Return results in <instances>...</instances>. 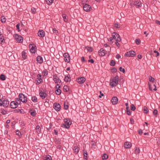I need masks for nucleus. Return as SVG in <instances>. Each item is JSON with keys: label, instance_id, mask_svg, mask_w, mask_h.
I'll list each match as a JSON object with an SVG mask.
<instances>
[{"label": "nucleus", "instance_id": "f257e3e1", "mask_svg": "<svg viewBox=\"0 0 160 160\" xmlns=\"http://www.w3.org/2000/svg\"><path fill=\"white\" fill-rule=\"evenodd\" d=\"M64 124L62 125V127L66 128H68L71 125V120L69 118H65L64 119Z\"/></svg>", "mask_w": 160, "mask_h": 160}, {"label": "nucleus", "instance_id": "f03ea898", "mask_svg": "<svg viewBox=\"0 0 160 160\" xmlns=\"http://www.w3.org/2000/svg\"><path fill=\"white\" fill-rule=\"evenodd\" d=\"M119 78L118 76H116L112 80V82H110V85L112 87L116 86L118 83Z\"/></svg>", "mask_w": 160, "mask_h": 160}, {"label": "nucleus", "instance_id": "7ed1b4c3", "mask_svg": "<svg viewBox=\"0 0 160 160\" xmlns=\"http://www.w3.org/2000/svg\"><path fill=\"white\" fill-rule=\"evenodd\" d=\"M9 105V101L6 99L2 100V99H0V106L2 105L4 107H8Z\"/></svg>", "mask_w": 160, "mask_h": 160}, {"label": "nucleus", "instance_id": "20e7f679", "mask_svg": "<svg viewBox=\"0 0 160 160\" xmlns=\"http://www.w3.org/2000/svg\"><path fill=\"white\" fill-rule=\"evenodd\" d=\"M19 99L22 102L25 103L27 102V98L23 94H20L19 95Z\"/></svg>", "mask_w": 160, "mask_h": 160}, {"label": "nucleus", "instance_id": "39448f33", "mask_svg": "<svg viewBox=\"0 0 160 160\" xmlns=\"http://www.w3.org/2000/svg\"><path fill=\"white\" fill-rule=\"evenodd\" d=\"M112 36L113 39L116 41L120 42L121 40L119 35L116 32L113 33L112 34Z\"/></svg>", "mask_w": 160, "mask_h": 160}, {"label": "nucleus", "instance_id": "423d86ee", "mask_svg": "<svg viewBox=\"0 0 160 160\" xmlns=\"http://www.w3.org/2000/svg\"><path fill=\"white\" fill-rule=\"evenodd\" d=\"M135 55V52L133 51H131L127 52L125 54V57H133Z\"/></svg>", "mask_w": 160, "mask_h": 160}, {"label": "nucleus", "instance_id": "0eeeda50", "mask_svg": "<svg viewBox=\"0 0 160 160\" xmlns=\"http://www.w3.org/2000/svg\"><path fill=\"white\" fill-rule=\"evenodd\" d=\"M83 8L84 10L86 12H89L92 9L91 6L87 4L83 5Z\"/></svg>", "mask_w": 160, "mask_h": 160}, {"label": "nucleus", "instance_id": "6e6552de", "mask_svg": "<svg viewBox=\"0 0 160 160\" xmlns=\"http://www.w3.org/2000/svg\"><path fill=\"white\" fill-rule=\"evenodd\" d=\"M29 48L30 49V51L32 53H35L37 49V48L35 45L30 44L29 45Z\"/></svg>", "mask_w": 160, "mask_h": 160}, {"label": "nucleus", "instance_id": "1a4fd4ad", "mask_svg": "<svg viewBox=\"0 0 160 160\" xmlns=\"http://www.w3.org/2000/svg\"><path fill=\"white\" fill-rule=\"evenodd\" d=\"M53 80L55 83H60L61 81L57 75H55L53 76Z\"/></svg>", "mask_w": 160, "mask_h": 160}, {"label": "nucleus", "instance_id": "9d476101", "mask_svg": "<svg viewBox=\"0 0 160 160\" xmlns=\"http://www.w3.org/2000/svg\"><path fill=\"white\" fill-rule=\"evenodd\" d=\"M65 61L66 62H68L70 61L69 55L67 53H65L63 55Z\"/></svg>", "mask_w": 160, "mask_h": 160}, {"label": "nucleus", "instance_id": "9b49d317", "mask_svg": "<svg viewBox=\"0 0 160 160\" xmlns=\"http://www.w3.org/2000/svg\"><path fill=\"white\" fill-rule=\"evenodd\" d=\"M106 51L103 48H101L98 51V53L100 56H103L106 54Z\"/></svg>", "mask_w": 160, "mask_h": 160}, {"label": "nucleus", "instance_id": "f8f14e48", "mask_svg": "<svg viewBox=\"0 0 160 160\" xmlns=\"http://www.w3.org/2000/svg\"><path fill=\"white\" fill-rule=\"evenodd\" d=\"M53 108L56 111H59L61 109L60 105L58 103H54L53 106Z\"/></svg>", "mask_w": 160, "mask_h": 160}, {"label": "nucleus", "instance_id": "ddd939ff", "mask_svg": "<svg viewBox=\"0 0 160 160\" xmlns=\"http://www.w3.org/2000/svg\"><path fill=\"white\" fill-rule=\"evenodd\" d=\"M86 80L85 78L83 77H81L77 79V81L79 83H83Z\"/></svg>", "mask_w": 160, "mask_h": 160}, {"label": "nucleus", "instance_id": "4468645a", "mask_svg": "<svg viewBox=\"0 0 160 160\" xmlns=\"http://www.w3.org/2000/svg\"><path fill=\"white\" fill-rule=\"evenodd\" d=\"M10 106L12 108H15L18 107V105L15 102L12 101L10 103Z\"/></svg>", "mask_w": 160, "mask_h": 160}, {"label": "nucleus", "instance_id": "2eb2a0df", "mask_svg": "<svg viewBox=\"0 0 160 160\" xmlns=\"http://www.w3.org/2000/svg\"><path fill=\"white\" fill-rule=\"evenodd\" d=\"M38 35L40 37H43L45 36L44 31L42 30H39L38 32Z\"/></svg>", "mask_w": 160, "mask_h": 160}, {"label": "nucleus", "instance_id": "dca6fc26", "mask_svg": "<svg viewBox=\"0 0 160 160\" xmlns=\"http://www.w3.org/2000/svg\"><path fill=\"white\" fill-rule=\"evenodd\" d=\"M15 38L18 42H21L22 41L23 38L20 36L16 35L15 36Z\"/></svg>", "mask_w": 160, "mask_h": 160}, {"label": "nucleus", "instance_id": "f3484780", "mask_svg": "<svg viewBox=\"0 0 160 160\" xmlns=\"http://www.w3.org/2000/svg\"><path fill=\"white\" fill-rule=\"evenodd\" d=\"M118 102V98L116 97H113L112 99V102L113 104H115Z\"/></svg>", "mask_w": 160, "mask_h": 160}, {"label": "nucleus", "instance_id": "a211bd4d", "mask_svg": "<svg viewBox=\"0 0 160 160\" xmlns=\"http://www.w3.org/2000/svg\"><path fill=\"white\" fill-rule=\"evenodd\" d=\"M37 61L39 63H42L43 62V58L41 57L38 56L37 58Z\"/></svg>", "mask_w": 160, "mask_h": 160}, {"label": "nucleus", "instance_id": "6ab92c4d", "mask_svg": "<svg viewBox=\"0 0 160 160\" xmlns=\"http://www.w3.org/2000/svg\"><path fill=\"white\" fill-rule=\"evenodd\" d=\"M64 80L66 82H69L71 81V77L70 75H65Z\"/></svg>", "mask_w": 160, "mask_h": 160}, {"label": "nucleus", "instance_id": "aec40b11", "mask_svg": "<svg viewBox=\"0 0 160 160\" xmlns=\"http://www.w3.org/2000/svg\"><path fill=\"white\" fill-rule=\"evenodd\" d=\"M124 147L126 148H129L131 147V144L129 142H126L124 144Z\"/></svg>", "mask_w": 160, "mask_h": 160}, {"label": "nucleus", "instance_id": "412c9836", "mask_svg": "<svg viewBox=\"0 0 160 160\" xmlns=\"http://www.w3.org/2000/svg\"><path fill=\"white\" fill-rule=\"evenodd\" d=\"M39 95L40 97L42 99H44L47 96V94L45 92H41L39 93Z\"/></svg>", "mask_w": 160, "mask_h": 160}, {"label": "nucleus", "instance_id": "4be33fe9", "mask_svg": "<svg viewBox=\"0 0 160 160\" xmlns=\"http://www.w3.org/2000/svg\"><path fill=\"white\" fill-rule=\"evenodd\" d=\"M135 5L137 7L139 8L141 7L142 6L141 3L139 1H136L135 2Z\"/></svg>", "mask_w": 160, "mask_h": 160}, {"label": "nucleus", "instance_id": "5701e85b", "mask_svg": "<svg viewBox=\"0 0 160 160\" xmlns=\"http://www.w3.org/2000/svg\"><path fill=\"white\" fill-rule=\"evenodd\" d=\"M22 56L24 59H25L27 58V53L25 51H23L22 52Z\"/></svg>", "mask_w": 160, "mask_h": 160}, {"label": "nucleus", "instance_id": "b1692460", "mask_svg": "<svg viewBox=\"0 0 160 160\" xmlns=\"http://www.w3.org/2000/svg\"><path fill=\"white\" fill-rule=\"evenodd\" d=\"M3 37L1 32H0V40L1 41V44H2L3 42H5V40L3 38Z\"/></svg>", "mask_w": 160, "mask_h": 160}, {"label": "nucleus", "instance_id": "393cba45", "mask_svg": "<svg viewBox=\"0 0 160 160\" xmlns=\"http://www.w3.org/2000/svg\"><path fill=\"white\" fill-rule=\"evenodd\" d=\"M79 150V148L77 146H75L73 150L74 152L76 153V154L78 153Z\"/></svg>", "mask_w": 160, "mask_h": 160}, {"label": "nucleus", "instance_id": "a878e982", "mask_svg": "<svg viewBox=\"0 0 160 160\" xmlns=\"http://www.w3.org/2000/svg\"><path fill=\"white\" fill-rule=\"evenodd\" d=\"M62 17L63 18L64 21L65 22H66L68 21V17H67L65 14H63Z\"/></svg>", "mask_w": 160, "mask_h": 160}, {"label": "nucleus", "instance_id": "bb28decb", "mask_svg": "<svg viewBox=\"0 0 160 160\" xmlns=\"http://www.w3.org/2000/svg\"><path fill=\"white\" fill-rule=\"evenodd\" d=\"M30 114L33 116H35L36 115V112L34 110L31 109L30 111Z\"/></svg>", "mask_w": 160, "mask_h": 160}, {"label": "nucleus", "instance_id": "cd10ccee", "mask_svg": "<svg viewBox=\"0 0 160 160\" xmlns=\"http://www.w3.org/2000/svg\"><path fill=\"white\" fill-rule=\"evenodd\" d=\"M85 50H87L89 52H91L93 51V48L91 47H87L85 48Z\"/></svg>", "mask_w": 160, "mask_h": 160}, {"label": "nucleus", "instance_id": "c85d7f7f", "mask_svg": "<svg viewBox=\"0 0 160 160\" xmlns=\"http://www.w3.org/2000/svg\"><path fill=\"white\" fill-rule=\"evenodd\" d=\"M63 89L64 91H65L66 92H67L69 90L68 87L66 85H65V86H64Z\"/></svg>", "mask_w": 160, "mask_h": 160}, {"label": "nucleus", "instance_id": "c756f323", "mask_svg": "<svg viewBox=\"0 0 160 160\" xmlns=\"http://www.w3.org/2000/svg\"><path fill=\"white\" fill-rule=\"evenodd\" d=\"M53 0H45L46 2L48 5H50L53 2Z\"/></svg>", "mask_w": 160, "mask_h": 160}, {"label": "nucleus", "instance_id": "7c9ffc66", "mask_svg": "<svg viewBox=\"0 0 160 160\" xmlns=\"http://www.w3.org/2000/svg\"><path fill=\"white\" fill-rule=\"evenodd\" d=\"M0 78L1 80L4 81L6 79V77L4 75L2 74L0 76Z\"/></svg>", "mask_w": 160, "mask_h": 160}, {"label": "nucleus", "instance_id": "2f4dec72", "mask_svg": "<svg viewBox=\"0 0 160 160\" xmlns=\"http://www.w3.org/2000/svg\"><path fill=\"white\" fill-rule=\"evenodd\" d=\"M36 129L38 133H39L41 131L40 128L39 126H36Z\"/></svg>", "mask_w": 160, "mask_h": 160}, {"label": "nucleus", "instance_id": "473e14b6", "mask_svg": "<svg viewBox=\"0 0 160 160\" xmlns=\"http://www.w3.org/2000/svg\"><path fill=\"white\" fill-rule=\"evenodd\" d=\"M41 75L40 74H38V75L37 76V81H39V80H40V82H42V79L41 78Z\"/></svg>", "mask_w": 160, "mask_h": 160}, {"label": "nucleus", "instance_id": "72a5a7b5", "mask_svg": "<svg viewBox=\"0 0 160 160\" xmlns=\"http://www.w3.org/2000/svg\"><path fill=\"white\" fill-rule=\"evenodd\" d=\"M111 47H108V48H107L105 50L106 51L107 53L109 54V53L111 51Z\"/></svg>", "mask_w": 160, "mask_h": 160}, {"label": "nucleus", "instance_id": "f704fd0d", "mask_svg": "<svg viewBox=\"0 0 160 160\" xmlns=\"http://www.w3.org/2000/svg\"><path fill=\"white\" fill-rule=\"evenodd\" d=\"M32 100L34 102H36L37 101V98L35 96H33L32 98Z\"/></svg>", "mask_w": 160, "mask_h": 160}, {"label": "nucleus", "instance_id": "c9c22d12", "mask_svg": "<svg viewBox=\"0 0 160 160\" xmlns=\"http://www.w3.org/2000/svg\"><path fill=\"white\" fill-rule=\"evenodd\" d=\"M61 93V91L60 89H58L56 91V93L58 95H59Z\"/></svg>", "mask_w": 160, "mask_h": 160}, {"label": "nucleus", "instance_id": "e433bc0d", "mask_svg": "<svg viewBox=\"0 0 160 160\" xmlns=\"http://www.w3.org/2000/svg\"><path fill=\"white\" fill-rule=\"evenodd\" d=\"M149 81L150 82H154L155 79L152 77L151 76H149Z\"/></svg>", "mask_w": 160, "mask_h": 160}, {"label": "nucleus", "instance_id": "4c0bfd02", "mask_svg": "<svg viewBox=\"0 0 160 160\" xmlns=\"http://www.w3.org/2000/svg\"><path fill=\"white\" fill-rule=\"evenodd\" d=\"M43 77L47 76L48 74V72L47 71L44 70L42 72Z\"/></svg>", "mask_w": 160, "mask_h": 160}, {"label": "nucleus", "instance_id": "58836bf2", "mask_svg": "<svg viewBox=\"0 0 160 160\" xmlns=\"http://www.w3.org/2000/svg\"><path fill=\"white\" fill-rule=\"evenodd\" d=\"M130 108H131V109L133 111H134L136 109L135 107L134 106V105L133 104H132L131 105V107H130Z\"/></svg>", "mask_w": 160, "mask_h": 160}, {"label": "nucleus", "instance_id": "ea45409f", "mask_svg": "<svg viewBox=\"0 0 160 160\" xmlns=\"http://www.w3.org/2000/svg\"><path fill=\"white\" fill-rule=\"evenodd\" d=\"M135 153L138 154L140 153V150L138 148H136L135 150Z\"/></svg>", "mask_w": 160, "mask_h": 160}, {"label": "nucleus", "instance_id": "a19ab883", "mask_svg": "<svg viewBox=\"0 0 160 160\" xmlns=\"http://www.w3.org/2000/svg\"><path fill=\"white\" fill-rule=\"evenodd\" d=\"M21 100L19 98H17L16 100V103H17V104L18 105V104H19L21 103Z\"/></svg>", "mask_w": 160, "mask_h": 160}, {"label": "nucleus", "instance_id": "79ce46f5", "mask_svg": "<svg viewBox=\"0 0 160 160\" xmlns=\"http://www.w3.org/2000/svg\"><path fill=\"white\" fill-rule=\"evenodd\" d=\"M83 153L84 155V158L86 159H87V152L86 151H84Z\"/></svg>", "mask_w": 160, "mask_h": 160}, {"label": "nucleus", "instance_id": "37998d69", "mask_svg": "<svg viewBox=\"0 0 160 160\" xmlns=\"http://www.w3.org/2000/svg\"><path fill=\"white\" fill-rule=\"evenodd\" d=\"M116 63L115 61L112 60L111 61L110 65L112 66H114L115 65Z\"/></svg>", "mask_w": 160, "mask_h": 160}, {"label": "nucleus", "instance_id": "c03bdc74", "mask_svg": "<svg viewBox=\"0 0 160 160\" xmlns=\"http://www.w3.org/2000/svg\"><path fill=\"white\" fill-rule=\"evenodd\" d=\"M108 158V155L106 154H104L102 156V159H107Z\"/></svg>", "mask_w": 160, "mask_h": 160}, {"label": "nucleus", "instance_id": "a18cd8bd", "mask_svg": "<svg viewBox=\"0 0 160 160\" xmlns=\"http://www.w3.org/2000/svg\"><path fill=\"white\" fill-rule=\"evenodd\" d=\"M144 112L145 113H147L148 112V109L146 107H144L143 108Z\"/></svg>", "mask_w": 160, "mask_h": 160}, {"label": "nucleus", "instance_id": "49530a36", "mask_svg": "<svg viewBox=\"0 0 160 160\" xmlns=\"http://www.w3.org/2000/svg\"><path fill=\"white\" fill-rule=\"evenodd\" d=\"M158 111L157 110L155 109L153 112V115L157 116V115L158 113Z\"/></svg>", "mask_w": 160, "mask_h": 160}, {"label": "nucleus", "instance_id": "de8ad7c7", "mask_svg": "<svg viewBox=\"0 0 160 160\" xmlns=\"http://www.w3.org/2000/svg\"><path fill=\"white\" fill-rule=\"evenodd\" d=\"M1 21L2 23H4L5 21V18L4 17H2L1 18Z\"/></svg>", "mask_w": 160, "mask_h": 160}, {"label": "nucleus", "instance_id": "09e8293b", "mask_svg": "<svg viewBox=\"0 0 160 160\" xmlns=\"http://www.w3.org/2000/svg\"><path fill=\"white\" fill-rule=\"evenodd\" d=\"M46 158L47 160H52V158L50 156L48 155V156H46Z\"/></svg>", "mask_w": 160, "mask_h": 160}, {"label": "nucleus", "instance_id": "8fccbe9b", "mask_svg": "<svg viewBox=\"0 0 160 160\" xmlns=\"http://www.w3.org/2000/svg\"><path fill=\"white\" fill-rule=\"evenodd\" d=\"M119 69L120 71L122 72L123 73L125 72V69L124 68H122V67H120Z\"/></svg>", "mask_w": 160, "mask_h": 160}, {"label": "nucleus", "instance_id": "3c124183", "mask_svg": "<svg viewBox=\"0 0 160 160\" xmlns=\"http://www.w3.org/2000/svg\"><path fill=\"white\" fill-rule=\"evenodd\" d=\"M136 43L137 45H138L140 43V40L138 39H136L135 40Z\"/></svg>", "mask_w": 160, "mask_h": 160}, {"label": "nucleus", "instance_id": "603ef678", "mask_svg": "<svg viewBox=\"0 0 160 160\" xmlns=\"http://www.w3.org/2000/svg\"><path fill=\"white\" fill-rule=\"evenodd\" d=\"M31 11L32 13H35L36 12V9L34 8H32L31 9Z\"/></svg>", "mask_w": 160, "mask_h": 160}, {"label": "nucleus", "instance_id": "864d4df0", "mask_svg": "<svg viewBox=\"0 0 160 160\" xmlns=\"http://www.w3.org/2000/svg\"><path fill=\"white\" fill-rule=\"evenodd\" d=\"M16 134L17 135H18V136H21V133L20 132V131H16Z\"/></svg>", "mask_w": 160, "mask_h": 160}, {"label": "nucleus", "instance_id": "5fc2aeb1", "mask_svg": "<svg viewBox=\"0 0 160 160\" xmlns=\"http://www.w3.org/2000/svg\"><path fill=\"white\" fill-rule=\"evenodd\" d=\"M53 33H55L56 34H57V33H58V31L56 28H54L53 29Z\"/></svg>", "mask_w": 160, "mask_h": 160}, {"label": "nucleus", "instance_id": "6e6d98bb", "mask_svg": "<svg viewBox=\"0 0 160 160\" xmlns=\"http://www.w3.org/2000/svg\"><path fill=\"white\" fill-rule=\"evenodd\" d=\"M114 27L116 28H119L120 27V25L118 24H115L114 25Z\"/></svg>", "mask_w": 160, "mask_h": 160}, {"label": "nucleus", "instance_id": "4d7b16f0", "mask_svg": "<svg viewBox=\"0 0 160 160\" xmlns=\"http://www.w3.org/2000/svg\"><path fill=\"white\" fill-rule=\"evenodd\" d=\"M1 113L3 114V115H5L7 113V111L5 110H3L1 112Z\"/></svg>", "mask_w": 160, "mask_h": 160}, {"label": "nucleus", "instance_id": "13d9d810", "mask_svg": "<svg viewBox=\"0 0 160 160\" xmlns=\"http://www.w3.org/2000/svg\"><path fill=\"white\" fill-rule=\"evenodd\" d=\"M148 85L149 87V89L151 91H152L153 89L152 86L151 85H150L149 83H148Z\"/></svg>", "mask_w": 160, "mask_h": 160}, {"label": "nucleus", "instance_id": "bf43d9fd", "mask_svg": "<svg viewBox=\"0 0 160 160\" xmlns=\"http://www.w3.org/2000/svg\"><path fill=\"white\" fill-rule=\"evenodd\" d=\"M127 114L129 115H131V112L130 111V110H127Z\"/></svg>", "mask_w": 160, "mask_h": 160}, {"label": "nucleus", "instance_id": "052dcab7", "mask_svg": "<svg viewBox=\"0 0 160 160\" xmlns=\"http://www.w3.org/2000/svg\"><path fill=\"white\" fill-rule=\"evenodd\" d=\"M19 27H20V24L19 23L18 24L16 25V27L17 28V29L18 30V31L19 30Z\"/></svg>", "mask_w": 160, "mask_h": 160}, {"label": "nucleus", "instance_id": "680f3d73", "mask_svg": "<svg viewBox=\"0 0 160 160\" xmlns=\"http://www.w3.org/2000/svg\"><path fill=\"white\" fill-rule=\"evenodd\" d=\"M138 131V133L141 135L142 133V132L141 129L139 130Z\"/></svg>", "mask_w": 160, "mask_h": 160}, {"label": "nucleus", "instance_id": "e2e57ef3", "mask_svg": "<svg viewBox=\"0 0 160 160\" xmlns=\"http://www.w3.org/2000/svg\"><path fill=\"white\" fill-rule=\"evenodd\" d=\"M88 62H90L92 63H93L94 62V61L92 59H91V60H88Z\"/></svg>", "mask_w": 160, "mask_h": 160}, {"label": "nucleus", "instance_id": "0e129e2a", "mask_svg": "<svg viewBox=\"0 0 160 160\" xmlns=\"http://www.w3.org/2000/svg\"><path fill=\"white\" fill-rule=\"evenodd\" d=\"M100 95H99V98H101L102 96H103L104 95L102 93V92L101 91L100 92Z\"/></svg>", "mask_w": 160, "mask_h": 160}, {"label": "nucleus", "instance_id": "69168bd1", "mask_svg": "<svg viewBox=\"0 0 160 160\" xmlns=\"http://www.w3.org/2000/svg\"><path fill=\"white\" fill-rule=\"evenodd\" d=\"M115 43L117 46L118 47H119L120 46V44L118 42H115Z\"/></svg>", "mask_w": 160, "mask_h": 160}, {"label": "nucleus", "instance_id": "338daca9", "mask_svg": "<svg viewBox=\"0 0 160 160\" xmlns=\"http://www.w3.org/2000/svg\"><path fill=\"white\" fill-rule=\"evenodd\" d=\"M137 57L139 59H141L142 58V56L140 54L138 55L137 56Z\"/></svg>", "mask_w": 160, "mask_h": 160}, {"label": "nucleus", "instance_id": "774afa93", "mask_svg": "<svg viewBox=\"0 0 160 160\" xmlns=\"http://www.w3.org/2000/svg\"><path fill=\"white\" fill-rule=\"evenodd\" d=\"M116 58L118 59H119L121 58V56L119 54H117L116 55Z\"/></svg>", "mask_w": 160, "mask_h": 160}]
</instances>
